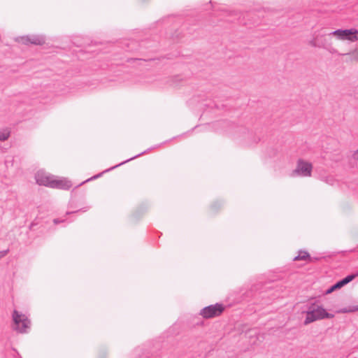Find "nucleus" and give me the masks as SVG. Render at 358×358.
I'll use <instances>...</instances> for the list:
<instances>
[{
    "label": "nucleus",
    "instance_id": "13",
    "mask_svg": "<svg viewBox=\"0 0 358 358\" xmlns=\"http://www.w3.org/2000/svg\"><path fill=\"white\" fill-rule=\"evenodd\" d=\"M306 259H308L310 262L312 261V259L310 257L308 252L301 250L299 252V255L294 258V260H305Z\"/></svg>",
    "mask_w": 358,
    "mask_h": 358
},
{
    "label": "nucleus",
    "instance_id": "14",
    "mask_svg": "<svg viewBox=\"0 0 358 358\" xmlns=\"http://www.w3.org/2000/svg\"><path fill=\"white\" fill-rule=\"evenodd\" d=\"M354 278V275H350L344 278L343 280L338 281L336 282V286L338 287V288H341L344 285H347L350 282H351Z\"/></svg>",
    "mask_w": 358,
    "mask_h": 358
},
{
    "label": "nucleus",
    "instance_id": "12",
    "mask_svg": "<svg viewBox=\"0 0 358 358\" xmlns=\"http://www.w3.org/2000/svg\"><path fill=\"white\" fill-rule=\"evenodd\" d=\"M123 45L125 50L128 52L137 51L142 47V45H139L138 42L134 40L124 41Z\"/></svg>",
    "mask_w": 358,
    "mask_h": 358
},
{
    "label": "nucleus",
    "instance_id": "16",
    "mask_svg": "<svg viewBox=\"0 0 358 358\" xmlns=\"http://www.w3.org/2000/svg\"><path fill=\"white\" fill-rule=\"evenodd\" d=\"M10 135V132L8 129H6L0 131V141H6Z\"/></svg>",
    "mask_w": 358,
    "mask_h": 358
},
{
    "label": "nucleus",
    "instance_id": "15",
    "mask_svg": "<svg viewBox=\"0 0 358 358\" xmlns=\"http://www.w3.org/2000/svg\"><path fill=\"white\" fill-rule=\"evenodd\" d=\"M344 55L348 56L351 62H358V48H355Z\"/></svg>",
    "mask_w": 358,
    "mask_h": 358
},
{
    "label": "nucleus",
    "instance_id": "4",
    "mask_svg": "<svg viewBox=\"0 0 358 358\" xmlns=\"http://www.w3.org/2000/svg\"><path fill=\"white\" fill-rule=\"evenodd\" d=\"M329 35L334 36L336 40L341 41L355 43L358 41V29L356 28L338 29L329 33Z\"/></svg>",
    "mask_w": 358,
    "mask_h": 358
},
{
    "label": "nucleus",
    "instance_id": "17",
    "mask_svg": "<svg viewBox=\"0 0 358 358\" xmlns=\"http://www.w3.org/2000/svg\"><path fill=\"white\" fill-rule=\"evenodd\" d=\"M108 350L106 348H100L98 353V358H108Z\"/></svg>",
    "mask_w": 358,
    "mask_h": 358
},
{
    "label": "nucleus",
    "instance_id": "6",
    "mask_svg": "<svg viewBox=\"0 0 358 358\" xmlns=\"http://www.w3.org/2000/svg\"><path fill=\"white\" fill-rule=\"evenodd\" d=\"M224 310V306L222 303H215L204 307L200 310L199 315L205 319L212 318L219 316Z\"/></svg>",
    "mask_w": 358,
    "mask_h": 358
},
{
    "label": "nucleus",
    "instance_id": "1",
    "mask_svg": "<svg viewBox=\"0 0 358 358\" xmlns=\"http://www.w3.org/2000/svg\"><path fill=\"white\" fill-rule=\"evenodd\" d=\"M322 29L315 31L312 34V38L308 41V44L313 48H323L330 52H334V49L332 47L329 36Z\"/></svg>",
    "mask_w": 358,
    "mask_h": 358
},
{
    "label": "nucleus",
    "instance_id": "19",
    "mask_svg": "<svg viewBox=\"0 0 358 358\" xmlns=\"http://www.w3.org/2000/svg\"><path fill=\"white\" fill-rule=\"evenodd\" d=\"M87 210V208H80L76 211H73V212H67L66 214L67 215H70V214H72V213H78V212H86Z\"/></svg>",
    "mask_w": 358,
    "mask_h": 358
},
{
    "label": "nucleus",
    "instance_id": "8",
    "mask_svg": "<svg viewBox=\"0 0 358 358\" xmlns=\"http://www.w3.org/2000/svg\"><path fill=\"white\" fill-rule=\"evenodd\" d=\"M153 351L150 349V343H145L136 348L133 351V358H152Z\"/></svg>",
    "mask_w": 358,
    "mask_h": 358
},
{
    "label": "nucleus",
    "instance_id": "7",
    "mask_svg": "<svg viewBox=\"0 0 358 358\" xmlns=\"http://www.w3.org/2000/svg\"><path fill=\"white\" fill-rule=\"evenodd\" d=\"M16 41L24 45H41L45 43V37L43 35H28L18 38Z\"/></svg>",
    "mask_w": 358,
    "mask_h": 358
},
{
    "label": "nucleus",
    "instance_id": "20",
    "mask_svg": "<svg viewBox=\"0 0 358 358\" xmlns=\"http://www.w3.org/2000/svg\"><path fill=\"white\" fill-rule=\"evenodd\" d=\"M13 357L14 358H22V357L20 355V354L18 353V352H17V350L15 349H13Z\"/></svg>",
    "mask_w": 358,
    "mask_h": 358
},
{
    "label": "nucleus",
    "instance_id": "10",
    "mask_svg": "<svg viewBox=\"0 0 358 358\" xmlns=\"http://www.w3.org/2000/svg\"><path fill=\"white\" fill-rule=\"evenodd\" d=\"M36 183L38 185H43L51 187L53 181V176L43 171H39L35 175Z\"/></svg>",
    "mask_w": 358,
    "mask_h": 358
},
{
    "label": "nucleus",
    "instance_id": "26",
    "mask_svg": "<svg viewBox=\"0 0 358 358\" xmlns=\"http://www.w3.org/2000/svg\"><path fill=\"white\" fill-rule=\"evenodd\" d=\"M355 310H358V306L355 308Z\"/></svg>",
    "mask_w": 358,
    "mask_h": 358
},
{
    "label": "nucleus",
    "instance_id": "24",
    "mask_svg": "<svg viewBox=\"0 0 358 358\" xmlns=\"http://www.w3.org/2000/svg\"><path fill=\"white\" fill-rule=\"evenodd\" d=\"M153 81H155V78L150 80V79H148V80H145L144 81H143V83H152Z\"/></svg>",
    "mask_w": 358,
    "mask_h": 358
},
{
    "label": "nucleus",
    "instance_id": "3",
    "mask_svg": "<svg viewBox=\"0 0 358 358\" xmlns=\"http://www.w3.org/2000/svg\"><path fill=\"white\" fill-rule=\"evenodd\" d=\"M334 315L328 313L326 310L320 306L312 305L308 308L306 311V317L304 320L305 324H308L316 320H322L324 318H333Z\"/></svg>",
    "mask_w": 358,
    "mask_h": 358
},
{
    "label": "nucleus",
    "instance_id": "5",
    "mask_svg": "<svg viewBox=\"0 0 358 358\" xmlns=\"http://www.w3.org/2000/svg\"><path fill=\"white\" fill-rule=\"evenodd\" d=\"M313 171L311 163L299 159L297 161L295 169L292 173V176L310 177Z\"/></svg>",
    "mask_w": 358,
    "mask_h": 358
},
{
    "label": "nucleus",
    "instance_id": "2",
    "mask_svg": "<svg viewBox=\"0 0 358 358\" xmlns=\"http://www.w3.org/2000/svg\"><path fill=\"white\" fill-rule=\"evenodd\" d=\"M13 329L20 334H27L31 327L30 320L23 313L14 310L12 314Z\"/></svg>",
    "mask_w": 358,
    "mask_h": 358
},
{
    "label": "nucleus",
    "instance_id": "25",
    "mask_svg": "<svg viewBox=\"0 0 358 358\" xmlns=\"http://www.w3.org/2000/svg\"><path fill=\"white\" fill-rule=\"evenodd\" d=\"M12 162H13V159H11V160L6 159V162H5V164H6V166H8V164H12Z\"/></svg>",
    "mask_w": 358,
    "mask_h": 358
},
{
    "label": "nucleus",
    "instance_id": "11",
    "mask_svg": "<svg viewBox=\"0 0 358 358\" xmlns=\"http://www.w3.org/2000/svg\"><path fill=\"white\" fill-rule=\"evenodd\" d=\"M71 187H72L71 182L70 180H68L66 178H61V179L53 178L51 188L68 190Z\"/></svg>",
    "mask_w": 358,
    "mask_h": 358
},
{
    "label": "nucleus",
    "instance_id": "9",
    "mask_svg": "<svg viewBox=\"0 0 358 358\" xmlns=\"http://www.w3.org/2000/svg\"><path fill=\"white\" fill-rule=\"evenodd\" d=\"M148 150L149 149H148L147 150H145L143 152H141V153H139L138 155H136L135 156H134V157H131V158H129V159H127V160H125V161H124V162H121V163H120V164H117V165H115L114 166H112V167H110V168L103 171L101 173H98L96 175L93 176L92 177H91V178L85 180V181L82 182L80 185H78V186L82 185L83 184H84L85 182H87L89 181H91V180H96V179L100 178L103 173H107V172H108V171H110L111 170H113V169H116V168H117V167H119V166H122V165H123V164H126V163H127V162H130V161H131L133 159H135L138 158L140 156H142L143 155L145 154L148 152Z\"/></svg>",
    "mask_w": 358,
    "mask_h": 358
},
{
    "label": "nucleus",
    "instance_id": "23",
    "mask_svg": "<svg viewBox=\"0 0 358 358\" xmlns=\"http://www.w3.org/2000/svg\"><path fill=\"white\" fill-rule=\"evenodd\" d=\"M352 157L354 159L358 161V149L354 152L352 155Z\"/></svg>",
    "mask_w": 358,
    "mask_h": 358
},
{
    "label": "nucleus",
    "instance_id": "22",
    "mask_svg": "<svg viewBox=\"0 0 358 358\" xmlns=\"http://www.w3.org/2000/svg\"><path fill=\"white\" fill-rule=\"evenodd\" d=\"M64 222V220H60V219H59V218H55V219L53 220V223H54L55 224H58L62 223V222Z\"/></svg>",
    "mask_w": 358,
    "mask_h": 358
},
{
    "label": "nucleus",
    "instance_id": "18",
    "mask_svg": "<svg viewBox=\"0 0 358 358\" xmlns=\"http://www.w3.org/2000/svg\"><path fill=\"white\" fill-rule=\"evenodd\" d=\"M339 289L338 286H336V283L335 285H334L333 286L330 287L329 289H327L326 291H325V294H331V292H333L334 291L336 290Z\"/></svg>",
    "mask_w": 358,
    "mask_h": 358
},
{
    "label": "nucleus",
    "instance_id": "21",
    "mask_svg": "<svg viewBox=\"0 0 358 358\" xmlns=\"http://www.w3.org/2000/svg\"><path fill=\"white\" fill-rule=\"evenodd\" d=\"M8 252H9L8 249L0 251V258L6 256L8 253Z\"/></svg>",
    "mask_w": 358,
    "mask_h": 358
}]
</instances>
